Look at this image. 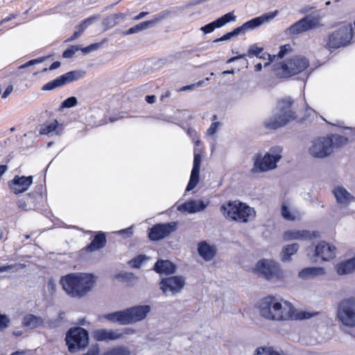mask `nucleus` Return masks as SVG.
Here are the masks:
<instances>
[{
  "mask_svg": "<svg viewBox=\"0 0 355 355\" xmlns=\"http://www.w3.org/2000/svg\"><path fill=\"white\" fill-rule=\"evenodd\" d=\"M185 284L184 279L180 276H171L162 279L159 283L164 293H176L181 291Z\"/></svg>",
  "mask_w": 355,
  "mask_h": 355,
  "instance_id": "nucleus-18",
  "label": "nucleus"
},
{
  "mask_svg": "<svg viewBox=\"0 0 355 355\" xmlns=\"http://www.w3.org/2000/svg\"><path fill=\"white\" fill-rule=\"evenodd\" d=\"M262 350V352H260V349L258 348L257 350H256V354L254 355H273V351L274 350H270V351H268L267 353H264L265 352V349L264 348H262L261 349Z\"/></svg>",
  "mask_w": 355,
  "mask_h": 355,
  "instance_id": "nucleus-51",
  "label": "nucleus"
},
{
  "mask_svg": "<svg viewBox=\"0 0 355 355\" xmlns=\"http://www.w3.org/2000/svg\"><path fill=\"white\" fill-rule=\"evenodd\" d=\"M164 15H155L153 19L148 21H145L143 22H141L139 24H137L129 29H128L125 33L124 35H130L133 33H136L141 30L146 29L148 28L149 26H153V24L160 21L164 19Z\"/></svg>",
  "mask_w": 355,
  "mask_h": 355,
  "instance_id": "nucleus-25",
  "label": "nucleus"
},
{
  "mask_svg": "<svg viewBox=\"0 0 355 355\" xmlns=\"http://www.w3.org/2000/svg\"><path fill=\"white\" fill-rule=\"evenodd\" d=\"M33 196L31 193H28L26 196V198L20 199L17 201V207L19 209L24 211H27L31 209L28 207V205L30 203H33Z\"/></svg>",
  "mask_w": 355,
  "mask_h": 355,
  "instance_id": "nucleus-35",
  "label": "nucleus"
},
{
  "mask_svg": "<svg viewBox=\"0 0 355 355\" xmlns=\"http://www.w3.org/2000/svg\"><path fill=\"white\" fill-rule=\"evenodd\" d=\"M89 342V335L87 330L82 327L71 329L66 336V343L70 352L85 348Z\"/></svg>",
  "mask_w": 355,
  "mask_h": 355,
  "instance_id": "nucleus-11",
  "label": "nucleus"
},
{
  "mask_svg": "<svg viewBox=\"0 0 355 355\" xmlns=\"http://www.w3.org/2000/svg\"><path fill=\"white\" fill-rule=\"evenodd\" d=\"M281 213L283 218L288 220L293 221L295 220V215L290 211L289 208L285 204H283L282 206Z\"/></svg>",
  "mask_w": 355,
  "mask_h": 355,
  "instance_id": "nucleus-39",
  "label": "nucleus"
},
{
  "mask_svg": "<svg viewBox=\"0 0 355 355\" xmlns=\"http://www.w3.org/2000/svg\"><path fill=\"white\" fill-rule=\"evenodd\" d=\"M12 268L11 265L0 266V273Z\"/></svg>",
  "mask_w": 355,
  "mask_h": 355,
  "instance_id": "nucleus-61",
  "label": "nucleus"
},
{
  "mask_svg": "<svg viewBox=\"0 0 355 355\" xmlns=\"http://www.w3.org/2000/svg\"><path fill=\"white\" fill-rule=\"evenodd\" d=\"M43 324V320L41 317L36 316L33 314L26 315L22 321V326L24 327H29L31 329H35L40 327Z\"/></svg>",
  "mask_w": 355,
  "mask_h": 355,
  "instance_id": "nucleus-29",
  "label": "nucleus"
},
{
  "mask_svg": "<svg viewBox=\"0 0 355 355\" xmlns=\"http://www.w3.org/2000/svg\"><path fill=\"white\" fill-rule=\"evenodd\" d=\"M216 28L214 22H211L209 24H206L205 26H202L201 28V30L205 33H210L214 31V29Z\"/></svg>",
  "mask_w": 355,
  "mask_h": 355,
  "instance_id": "nucleus-45",
  "label": "nucleus"
},
{
  "mask_svg": "<svg viewBox=\"0 0 355 355\" xmlns=\"http://www.w3.org/2000/svg\"><path fill=\"white\" fill-rule=\"evenodd\" d=\"M146 101L148 103L152 104L155 101V96L154 95H148L146 96Z\"/></svg>",
  "mask_w": 355,
  "mask_h": 355,
  "instance_id": "nucleus-58",
  "label": "nucleus"
},
{
  "mask_svg": "<svg viewBox=\"0 0 355 355\" xmlns=\"http://www.w3.org/2000/svg\"><path fill=\"white\" fill-rule=\"evenodd\" d=\"M12 91H13V86L12 85H8L6 87L4 92L2 94L1 97L3 98H7L10 95V94L12 93Z\"/></svg>",
  "mask_w": 355,
  "mask_h": 355,
  "instance_id": "nucleus-48",
  "label": "nucleus"
},
{
  "mask_svg": "<svg viewBox=\"0 0 355 355\" xmlns=\"http://www.w3.org/2000/svg\"><path fill=\"white\" fill-rule=\"evenodd\" d=\"M213 22H214L216 28L222 27L223 26H224L225 24L224 21L223 20L222 17H219L218 19H217L216 20L214 21Z\"/></svg>",
  "mask_w": 355,
  "mask_h": 355,
  "instance_id": "nucleus-52",
  "label": "nucleus"
},
{
  "mask_svg": "<svg viewBox=\"0 0 355 355\" xmlns=\"http://www.w3.org/2000/svg\"><path fill=\"white\" fill-rule=\"evenodd\" d=\"M103 355H130V351L124 346H116L105 352Z\"/></svg>",
  "mask_w": 355,
  "mask_h": 355,
  "instance_id": "nucleus-34",
  "label": "nucleus"
},
{
  "mask_svg": "<svg viewBox=\"0 0 355 355\" xmlns=\"http://www.w3.org/2000/svg\"><path fill=\"white\" fill-rule=\"evenodd\" d=\"M220 125V123L215 121L212 122L209 128L207 130V135L211 136L213 135L217 130Z\"/></svg>",
  "mask_w": 355,
  "mask_h": 355,
  "instance_id": "nucleus-44",
  "label": "nucleus"
},
{
  "mask_svg": "<svg viewBox=\"0 0 355 355\" xmlns=\"http://www.w3.org/2000/svg\"><path fill=\"white\" fill-rule=\"evenodd\" d=\"M92 51V49H90V47H89V45L82 49V51L84 53H89V51Z\"/></svg>",
  "mask_w": 355,
  "mask_h": 355,
  "instance_id": "nucleus-64",
  "label": "nucleus"
},
{
  "mask_svg": "<svg viewBox=\"0 0 355 355\" xmlns=\"http://www.w3.org/2000/svg\"><path fill=\"white\" fill-rule=\"evenodd\" d=\"M78 104L77 98L74 96H71L67 98L64 100L62 104L61 107L63 108H70L76 106Z\"/></svg>",
  "mask_w": 355,
  "mask_h": 355,
  "instance_id": "nucleus-42",
  "label": "nucleus"
},
{
  "mask_svg": "<svg viewBox=\"0 0 355 355\" xmlns=\"http://www.w3.org/2000/svg\"><path fill=\"white\" fill-rule=\"evenodd\" d=\"M60 284L69 296L80 298L92 289L95 280L91 274L70 273L61 277Z\"/></svg>",
  "mask_w": 355,
  "mask_h": 355,
  "instance_id": "nucleus-2",
  "label": "nucleus"
},
{
  "mask_svg": "<svg viewBox=\"0 0 355 355\" xmlns=\"http://www.w3.org/2000/svg\"><path fill=\"white\" fill-rule=\"evenodd\" d=\"M58 125V122L55 120L53 122L49 124H44L40 130L41 135H49L53 131L55 130Z\"/></svg>",
  "mask_w": 355,
  "mask_h": 355,
  "instance_id": "nucleus-37",
  "label": "nucleus"
},
{
  "mask_svg": "<svg viewBox=\"0 0 355 355\" xmlns=\"http://www.w3.org/2000/svg\"><path fill=\"white\" fill-rule=\"evenodd\" d=\"M146 259L145 255L139 254L133 259H132L129 261V264L131 266V267L135 268H139L141 264L143 263L144 261Z\"/></svg>",
  "mask_w": 355,
  "mask_h": 355,
  "instance_id": "nucleus-38",
  "label": "nucleus"
},
{
  "mask_svg": "<svg viewBox=\"0 0 355 355\" xmlns=\"http://www.w3.org/2000/svg\"><path fill=\"white\" fill-rule=\"evenodd\" d=\"M74 53H75V51L72 48H69V49H66L63 52L62 56L65 58H71L73 55Z\"/></svg>",
  "mask_w": 355,
  "mask_h": 355,
  "instance_id": "nucleus-49",
  "label": "nucleus"
},
{
  "mask_svg": "<svg viewBox=\"0 0 355 355\" xmlns=\"http://www.w3.org/2000/svg\"><path fill=\"white\" fill-rule=\"evenodd\" d=\"M254 272L266 280H282L284 278V272L279 264L272 260L261 259L259 261L254 268Z\"/></svg>",
  "mask_w": 355,
  "mask_h": 355,
  "instance_id": "nucleus-8",
  "label": "nucleus"
},
{
  "mask_svg": "<svg viewBox=\"0 0 355 355\" xmlns=\"http://www.w3.org/2000/svg\"><path fill=\"white\" fill-rule=\"evenodd\" d=\"M353 35V28L351 24L340 26L324 39V47L332 51L346 46L351 43Z\"/></svg>",
  "mask_w": 355,
  "mask_h": 355,
  "instance_id": "nucleus-5",
  "label": "nucleus"
},
{
  "mask_svg": "<svg viewBox=\"0 0 355 355\" xmlns=\"http://www.w3.org/2000/svg\"><path fill=\"white\" fill-rule=\"evenodd\" d=\"M338 319L347 327H355V297L341 300L337 309Z\"/></svg>",
  "mask_w": 355,
  "mask_h": 355,
  "instance_id": "nucleus-10",
  "label": "nucleus"
},
{
  "mask_svg": "<svg viewBox=\"0 0 355 355\" xmlns=\"http://www.w3.org/2000/svg\"><path fill=\"white\" fill-rule=\"evenodd\" d=\"M182 207L184 210L188 211L189 213H195L203 210L206 207V205L203 201L201 200H191L182 204Z\"/></svg>",
  "mask_w": 355,
  "mask_h": 355,
  "instance_id": "nucleus-30",
  "label": "nucleus"
},
{
  "mask_svg": "<svg viewBox=\"0 0 355 355\" xmlns=\"http://www.w3.org/2000/svg\"><path fill=\"white\" fill-rule=\"evenodd\" d=\"M263 51V47H259L257 44H252L250 46L248 52L245 55V57L248 56L249 58H253L257 57L258 58L259 56V54H261Z\"/></svg>",
  "mask_w": 355,
  "mask_h": 355,
  "instance_id": "nucleus-36",
  "label": "nucleus"
},
{
  "mask_svg": "<svg viewBox=\"0 0 355 355\" xmlns=\"http://www.w3.org/2000/svg\"><path fill=\"white\" fill-rule=\"evenodd\" d=\"M17 16V14H10L8 17L3 19L0 24H2L4 23H6L8 21H10L11 19L16 18Z\"/></svg>",
  "mask_w": 355,
  "mask_h": 355,
  "instance_id": "nucleus-54",
  "label": "nucleus"
},
{
  "mask_svg": "<svg viewBox=\"0 0 355 355\" xmlns=\"http://www.w3.org/2000/svg\"><path fill=\"white\" fill-rule=\"evenodd\" d=\"M245 58V54H241V55H236V56H234V57H232V58H229L227 60V63H232L237 60H239V59H241V58Z\"/></svg>",
  "mask_w": 355,
  "mask_h": 355,
  "instance_id": "nucleus-53",
  "label": "nucleus"
},
{
  "mask_svg": "<svg viewBox=\"0 0 355 355\" xmlns=\"http://www.w3.org/2000/svg\"><path fill=\"white\" fill-rule=\"evenodd\" d=\"M80 34H81V33L79 31H75L68 40L69 41L74 40L76 38H78Z\"/></svg>",
  "mask_w": 355,
  "mask_h": 355,
  "instance_id": "nucleus-60",
  "label": "nucleus"
},
{
  "mask_svg": "<svg viewBox=\"0 0 355 355\" xmlns=\"http://www.w3.org/2000/svg\"><path fill=\"white\" fill-rule=\"evenodd\" d=\"M150 311V306L149 305H139L122 311L110 313L103 317L111 322L126 325L143 320Z\"/></svg>",
  "mask_w": 355,
  "mask_h": 355,
  "instance_id": "nucleus-3",
  "label": "nucleus"
},
{
  "mask_svg": "<svg viewBox=\"0 0 355 355\" xmlns=\"http://www.w3.org/2000/svg\"><path fill=\"white\" fill-rule=\"evenodd\" d=\"M336 247L325 241H320L315 249V256L322 261H330L336 257Z\"/></svg>",
  "mask_w": 355,
  "mask_h": 355,
  "instance_id": "nucleus-19",
  "label": "nucleus"
},
{
  "mask_svg": "<svg viewBox=\"0 0 355 355\" xmlns=\"http://www.w3.org/2000/svg\"><path fill=\"white\" fill-rule=\"evenodd\" d=\"M258 58L263 60H268V62L264 64V66L266 67L269 65L270 63L275 60V55H274L272 56L270 54L263 51L261 54H259Z\"/></svg>",
  "mask_w": 355,
  "mask_h": 355,
  "instance_id": "nucleus-43",
  "label": "nucleus"
},
{
  "mask_svg": "<svg viewBox=\"0 0 355 355\" xmlns=\"http://www.w3.org/2000/svg\"><path fill=\"white\" fill-rule=\"evenodd\" d=\"M33 178L30 176H19L16 175L13 179L8 182L10 189L15 194H19L26 191L30 186L33 184Z\"/></svg>",
  "mask_w": 355,
  "mask_h": 355,
  "instance_id": "nucleus-16",
  "label": "nucleus"
},
{
  "mask_svg": "<svg viewBox=\"0 0 355 355\" xmlns=\"http://www.w3.org/2000/svg\"><path fill=\"white\" fill-rule=\"evenodd\" d=\"M220 210L226 219L239 223H247L254 212L253 209L239 200L221 205Z\"/></svg>",
  "mask_w": 355,
  "mask_h": 355,
  "instance_id": "nucleus-4",
  "label": "nucleus"
},
{
  "mask_svg": "<svg viewBox=\"0 0 355 355\" xmlns=\"http://www.w3.org/2000/svg\"><path fill=\"white\" fill-rule=\"evenodd\" d=\"M239 29L236 28L232 31L227 33L226 34H225L222 37L214 40V42L216 43V42H218L225 41V40H230L232 37H234L235 35H238L239 34Z\"/></svg>",
  "mask_w": 355,
  "mask_h": 355,
  "instance_id": "nucleus-40",
  "label": "nucleus"
},
{
  "mask_svg": "<svg viewBox=\"0 0 355 355\" xmlns=\"http://www.w3.org/2000/svg\"><path fill=\"white\" fill-rule=\"evenodd\" d=\"M293 101L290 98H284L279 101V114L275 115L264 123V126L268 130H277L285 125L290 121L296 118L295 114L291 110Z\"/></svg>",
  "mask_w": 355,
  "mask_h": 355,
  "instance_id": "nucleus-7",
  "label": "nucleus"
},
{
  "mask_svg": "<svg viewBox=\"0 0 355 355\" xmlns=\"http://www.w3.org/2000/svg\"><path fill=\"white\" fill-rule=\"evenodd\" d=\"M336 268L339 275H346L354 272L355 270V257L338 263Z\"/></svg>",
  "mask_w": 355,
  "mask_h": 355,
  "instance_id": "nucleus-28",
  "label": "nucleus"
},
{
  "mask_svg": "<svg viewBox=\"0 0 355 355\" xmlns=\"http://www.w3.org/2000/svg\"><path fill=\"white\" fill-rule=\"evenodd\" d=\"M148 14V12H141L139 14L133 17L134 20H139L146 16Z\"/></svg>",
  "mask_w": 355,
  "mask_h": 355,
  "instance_id": "nucleus-57",
  "label": "nucleus"
},
{
  "mask_svg": "<svg viewBox=\"0 0 355 355\" xmlns=\"http://www.w3.org/2000/svg\"><path fill=\"white\" fill-rule=\"evenodd\" d=\"M195 87H196L195 84H191V85L183 86V87H180L178 91L184 92V91H187V90H191V89H194Z\"/></svg>",
  "mask_w": 355,
  "mask_h": 355,
  "instance_id": "nucleus-55",
  "label": "nucleus"
},
{
  "mask_svg": "<svg viewBox=\"0 0 355 355\" xmlns=\"http://www.w3.org/2000/svg\"><path fill=\"white\" fill-rule=\"evenodd\" d=\"M298 248L299 245L297 243H293L284 246L282 251V260L283 261H289L291 257L297 252Z\"/></svg>",
  "mask_w": 355,
  "mask_h": 355,
  "instance_id": "nucleus-31",
  "label": "nucleus"
},
{
  "mask_svg": "<svg viewBox=\"0 0 355 355\" xmlns=\"http://www.w3.org/2000/svg\"><path fill=\"white\" fill-rule=\"evenodd\" d=\"M327 137L331 140V146H332V150L334 149V148L341 147L348 142L347 137L343 135H339L336 134L331 135V136H328Z\"/></svg>",
  "mask_w": 355,
  "mask_h": 355,
  "instance_id": "nucleus-32",
  "label": "nucleus"
},
{
  "mask_svg": "<svg viewBox=\"0 0 355 355\" xmlns=\"http://www.w3.org/2000/svg\"><path fill=\"white\" fill-rule=\"evenodd\" d=\"M257 308L261 317L272 321H287L310 318L309 313L303 311L296 313L295 308L291 302L283 301L282 303L272 295L263 297L259 301Z\"/></svg>",
  "mask_w": 355,
  "mask_h": 355,
  "instance_id": "nucleus-1",
  "label": "nucleus"
},
{
  "mask_svg": "<svg viewBox=\"0 0 355 355\" xmlns=\"http://www.w3.org/2000/svg\"><path fill=\"white\" fill-rule=\"evenodd\" d=\"M309 60L303 56L296 55L282 62L279 67L281 75L289 78L304 71L309 67Z\"/></svg>",
  "mask_w": 355,
  "mask_h": 355,
  "instance_id": "nucleus-9",
  "label": "nucleus"
},
{
  "mask_svg": "<svg viewBox=\"0 0 355 355\" xmlns=\"http://www.w3.org/2000/svg\"><path fill=\"white\" fill-rule=\"evenodd\" d=\"M117 19H118V15H111V16L108 17L107 18V21H108L110 23L113 22V24H116V21Z\"/></svg>",
  "mask_w": 355,
  "mask_h": 355,
  "instance_id": "nucleus-59",
  "label": "nucleus"
},
{
  "mask_svg": "<svg viewBox=\"0 0 355 355\" xmlns=\"http://www.w3.org/2000/svg\"><path fill=\"white\" fill-rule=\"evenodd\" d=\"M94 338L98 341L115 340L123 338V334L118 331L101 329L94 332Z\"/></svg>",
  "mask_w": 355,
  "mask_h": 355,
  "instance_id": "nucleus-22",
  "label": "nucleus"
},
{
  "mask_svg": "<svg viewBox=\"0 0 355 355\" xmlns=\"http://www.w3.org/2000/svg\"><path fill=\"white\" fill-rule=\"evenodd\" d=\"M176 226V223L155 224L150 228L148 238L153 241L161 240L175 231Z\"/></svg>",
  "mask_w": 355,
  "mask_h": 355,
  "instance_id": "nucleus-15",
  "label": "nucleus"
},
{
  "mask_svg": "<svg viewBox=\"0 0 355 355\" xmlns=\"http://www.w3.org/2000/svg\"><path fill=\"white\" fill-rule=\"evenodd\" d=\"M331 144V140L327 137H318L313 141V144L309 148L310 154L314 157H325L333 151Z\"/></svg>",
  "mask_w": 355,
  "mask_h": 355,
  "instance_id": "nucleus-13",
  "label": "nucleus"
},
{
  "mask_svg": "<svg viewBox=\"0 0 355 355\" xmlns=\"http://www.w3.org/2000/svg\"><path fill=\"white\" fill-rule=\"evenodd\" d=\"M201 164V155L198 153L194 154L193 168L191 171L190 180L187 186V191H191L193 189L199 182V173Z\"/></svg>",
  "mask_w": 355,
  "mask_h": 355,
  "instance_id": "nucleus-21",
  "label": "nucleus"
},
{
  "mask_svg": "<svg viewBox=\"0 0 355 355\" xmlns=\"http://www.w3.org/2000/svg\"><path fill=\"white\" fill-rule=\"evenodd\" d=\"M333 193L339 204L348 205L354 198L351 194L342 187H336Z\"/></svg>",
  "mask_w": 355,
  "mask_h": 355,
  "instance_id": "nucleus-27",
  "label": "nucleus"
},
{
  "mask_svg": "<svg viewBox=\"0 0 355 355\" xmlns=\"http://www.w3.org/2000/svg\"><path fill=\"white\" fill-rule=\"evenodd\" d=\"M319 17L307 15L292 24L288 28L291 34L298 35L320 26Z\"/></svg>",
  "mask_w": 355,
  "mask_h": 355,
  "instance_id": "nucleus-12",
  "label": "nucleus"
},
{
  "mask_svg": "<svg viewBox=\"0 0 355 355\" xmlns=\"http://www.w3.org/2000/svg\"><path fill=\"white\" fill-rule=\"evenodd\" d=\"M106 243L107 240L105 234L103 232H99L94 236L92 242L83 248V250L87 252H92L104 248Z\"/></svg>",
  "mask_w": 355,
  "mask_h": 355,
  "instance_id": "nucleus-23",
  "label": "nucleus"
},
{
  "mask_svg": "<svg viewBox=\"0 0 355 355\" xmlns=\"http://www.w3.org/2000/svg\"><path fill=\"white\" fill-rule=\"evenodd\" d=\"M96 19L95 17H89L84 20H83L78 26L77 28H78V31L82 33L87 26L92 24L94 20Z\"/></svg>",
  "mask_w": 355,
  "mask_h": 355,
  "instance_id": "nucleus-41",
  "label": "nucleus"
},
{
  "mask_svg": "<svg viewBox=\"0 0 355 355\" xmlns=\"http://www.w3.org/2000/svg\"><path fill=\"white\" fill-rule=\"evenodd\" d=\"M282 148L274 146L270 148L268 153L262 156L261 153L256 154L252 171L254 173L265 172L277 167V163L282 158Z\"/></svg>",
  "mask_w": 355,
  "mask_h": 355,
  "instance_id": "nucleus-6",
  "label": "nucleus"
},
{
  "mask_svg": "<svg viewBox=\"0 0 355 355\" xmlns=\"http://www.w3.org/2000/svg\"><path fill=\"white\" fill-rule=\"evenodd\" d=\"M286 51L287 50L286 49V46H281L280 50H279V51L278 53V55H277L278 57L280 58H283L284 56Z\"/></svg>",
  "mask_w": 355,
  "mask_h": 355,
  "instance_id": "nucleus-56",
  "label": "nucleus"
},
{
  "mask_svg": "<svg viewBox=\"0 0 355 355\" xmlns=\"http://www.w3.org/2000/svg\"><path fill=\"white\" fill-rule=\"evenodd\" d=\"M324 273V270L322 268H306L302 269L299 275L302 278L308 277H313L316 275H322Z\"/></svg>",
  "mask_w": 355,
  "mask_h": 355,
  "instance_id": "nucleus-33",
  "label": "nucleus"
},
{
  "mask_svg": "<svg viewBox=\"0 0 355 355\" xmlns=\"http://www.w3.org/2000/svg\"><path fill=\"white\" fill-rule=\"evenodd\" d=\"M81 77V73L80 71H71L67 72L55 79L51 80L46 84H44L42 90L43 91H49L55 89L58 87H62L67 84H69L74 80H78Z\"/></svg>",
  "mask_w": 355,
  "mask_h": 355,
  "instance_id": "nucleus-14",
  "label": "nucleus"
},
{
  "mask_svg": "<svg viewBox=\"0 0 355 355\" xmlns=\"http://www.w3.org/2000/svg\"><path fill=\"white\" fill-rule=\"evenodd\" d=\"M6 170V166L0 165V177L4 173Z\"/></svg>",
  "mask_w": 355,
  "mask_h": 355,
  "instance_id": "nucleus-62",
  "label": "nucleus"
},
{
  "mask_svg": "<svg viewBox=\"0 0 355 355\" xmlns=\"http://www.w3.org/2000/svg\"><path fill=\"white\" fill-rule=\"evenodd\" d=\"M320 236L318 231L311 232L309 230H288L284 233L283 239L284 241L291 240H311Z\"/></svg>",
  "mask_w": 355,
  "mask_h": 355,
  "instance_id": "nucleus-20",
  "label": "nucleus"
},
{
  "mask_svg": "<svg viewBox=\"0 0 355 355\" xmlns=\"http://www.w3.org/2000/svg\"><path fill=\"white\" fill-rule=\"evenodd\" d=\"M44 59H45L44 58H37V59H33V60H29L28 62H27L25 64H22L20 67V68H25V67H27L28 66H31V65H33V64H37V63H40L42 61H44Z\"/></svg>",
  "mask_w": 355,
  "mask_h": 355,
  "instance_id": "nucleus-46",
  "label": "nucleus"
},
{
  "mask_svg": "<svg viewBox=\"0 0 355 355\" xmlns=\"http://www.w3.org/2000/svg\"><path fill=\"white\" fill-rule=\"evenodd\" d=\"M60 66V62L59 61H55L53 62L50 67H49V70H54L58 68ZM48 70L47 68H44L42 71H46Z\"/></svg>",
  "mask_w": 355,
  "mask_h": 355,
  "instance_id": "nucleus-50",
  "label": "nucleus"
},
{
  "mask_svg": "<svg viewBox=\"0 0 355 355\" xmlns=\"http://www.w3.org/2000/svg\"><path fill=\"white\" fill-rule=\"evenodd\" d=\"M223 20L224 21L225 24L231 21H234L236 16L234 15L233 12L226 13L225 15L222 16Z\"/></svg>",
  "mask_w": 355,
  "mask_h": 355,
  "instance_id": "nucleus-47",
  "label": "nucleus"
},
{
  "mask_svg": "<svg viewBox=\"0 0 355 355\" xmlns=\"http://www.w3.org/2000/svg\"><path fill=\"white\" fill-rule=\"evenodd\" d=\"M198 251L199 255L205 261L211 260L216 254V248L209 245L206 241L198 243Z\"/></svg>",
  "mask_w": 355,
  "mask_h": 355,
  "instance_id": "nucleus-24",
  "label": "nucleus"
},
{
  "mask_svg": "<svg viewBox=\"0 0 355 355\" xmlns=\"http://www.w3.org/2000/svg\"><path fill=\"white\" fill-rule=\"evenodd\" d=\"M99 45L100 44L98 43H94V44H90L89 47H90V49H92L93 51V50L98 49Z\"/></svg>",
  "mask_w": 355,
  "mask_h": 355,
  "instance_id": "nucleus-63",
  "label": "nucleus"
},
{
  "mask_svg": "<svg viewBox=\"0 0 355 355\" xmlns=\"http://www.w3.org/2000/svg\"><path fill=\"white\" fill-rule=\"evenodd\" d=\"M175 266L169 260H158L155 263L154 270L159 274L170 275L175 272Z\"/></svg>",
  "mask_w": 355,
  "mask_h": 355,
  "instance_id": "nucleus-26",
  "label": "nucleus"
},
{
  "mask_svg": "<svg viewBox=\"0 0 355 355\" xmlns=\"http://www.w3.org/2000/svg\"><path fill=\"white\" fill-rule=\"evenodd\" d=\"M279 11L275 10L271 12L264 13L259 17H254L245 23L242 26L236 27L239 29V33H244L246 31L254 29L263 24L264 22L269 21L274 19L278 14Z\"/></svg>",
  "mask_w": 355,
  "mask_h": 355,
  "instance_id": "nucleus-17",
  "label": "nucleus"
}]
</instances>
